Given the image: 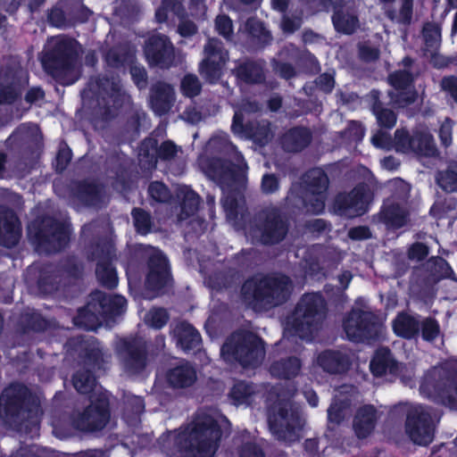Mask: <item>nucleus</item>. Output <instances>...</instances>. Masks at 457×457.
Here are the masks:
<instances>
[{
  "mask_svg": "<svg viewBox=\"0 0 457 457\" xmlns=\"http://www.w3.org/2000/svg\"><path fill=\"white\" fill-rule=\"evenodd\" d=\"M311 140L306 129L296 128L287 132L282 138V146L287 152H297L304 148Z\"/></svg>",
  "mask_w": 457,
  "mask_h": 457,
  "instance_id": "28",
  "label": "nucleus"
},
{
  "mask_svg": "<svg viewBox=\"0 0 457 457\" xmlns=\"http://www.w3.org/2000/svg\"><path fill=\"white\" fill-rule=\"evenodd\" d=\"M244 29L253 37L263 41H266L270 37L269 33L265 30L262 23L255 19H249L245 22Z\"/></svg>",
  "mask_w": 457,
  "mask_h": 457,
  "instance_id": "49",
  "label": "nucleus"
},
{
  "mask_svg": "<svg viewBox=\"0 0 457 457\" xmlns=\"http://www.w3.org/2000/svg\"><path fill=\"white\" fill-rule=\"evenodd\" d=\"M48 223L52 225V235L49 241L54 243V250H59L64 246L68 241L70 233L69 228L64 224L52 222L51 220H48L47 224Z\"/></svg>",
  "mask_w": 457,
  "mask_h": 457,
  "instance_id": "40",
  "label": "nucleus"
},
{
  "mask_svg": "<svg viewBox=\"0 0 457 457\" xmlns=\"http://www.w3.org/2000/svg\"><path fill=\"white\" fill-rule=\"evenodd\" d=\"M149 194L157 202H166L170 198L168 188L161 182H153L149 187Z\"/></svg>",
  "mask_w": 457,
  "mask_h": 457,
  "instance_id": "55",
  "label": "nucleus"
},
{
  "mask_svg": "<svg viewBox=\"0 0 457 457\" xmlns=\"http://www.w3.org/2000/svg\"><path fill=\"white\" fill-rule=\"evenodd\" d=\"M372 314L370 312L353 309L345 319L344 330L350 340H362L371 329Z\"/></svg>",
  "mask_w": 457,
  "mask_h": 457,
  "instance_id": "17",
  "label": "nucleus"
},
{
  "mask_svg": "<svg viewBox=\"0 0 457 457\" xmlns=\"http://www.w3.org/2000/svg\"><path fill=\"white\" fill-rule=\"evenodd\" d=\"M149 273L146 278V287L159 294L170 284V278L168 263L163 254L157 249H153L149 261Z\"/></svg>",
  "mask_w": 457,
  "mask_h": 457,
  "instance_id": "14",
  "label": "nucleus"
},
{
  "mask_svg": "<svg viewBox=\"0 0 457 457\" xmlns=\"http://www.w3.org/2000/svg\"><path fill=\"white\" fill-rule=\"evenodd\" d=\"M134 223L137 230L141 234H146L150 230V217L145 212L135 209L132 212Z\"/></svg>",
  "mask_w": 457,
  "mask_h": 457,
  "instance_id": "51",
  "label": "nucleus"
},
{
  "mask_svg": "<svg viewBox=\"0 0 457 457\" xmlns=\"http://www.w3.org/2000/svg\"><path fill=\"white\" fill-rule=\"evenodd\" d=\"M253 393L251 385L245 382L237 383L231 389L230 398L234 404H243L248 402V398Z\"/></svg>",
  "mask_w": 457,
  "mask_h": 457,
  "instance_id": "43",
  "label": "nucleus"
},
{
  "mask_svg": "<svg viewBox=\"0 0 457 457\" xmlns=\"http://www.w3.org/2000/svg\"><path fill=\"white\" fill-rule=\"evenodd\" d=\"M198 164L206 176L220 184L243 179L247 170L244 158L222 132L209 140ZM222 191L223 208L228 219L234 220L239 214L243 215L245 201L238 192L227 189L224 185Z\"/></svg>",
  "mask_w": 457,
  "mask_h": 457,
  "instance_id": "1",
  "label": "nucleus"
},
{
  "mask_svg": "<svg viewBox=\"0 0 457 457\" xmlns=\"http://www.w3.org/2000/svg\"><path fill=\"white\" fill-rule=\"evenodd\" d=\"M107 304L111 314H119L125 309L127 302L121 295H113L103 298V306L105 307Z\"/></svg>",
  "mask_w": 457,
  "mask_h": 457,
  "instance_id": "52",
  "label": "nucleus"
},
{
  "mask_svg": "<svg viewBox=\"0 0 457 457\" xmlns=\"http://www.w3.org/2000/svg\"><path fill=\"white\" fill-rule=\"evenodd\" d=\"M269 425L278 439L291 443L300 437L303 420L298 408H294L289 401H282L270 411Z\"/></svg>",
  "mask_w": 457,
  "mask_h": 457,
  "instance_id": "8",
  "label": "nucleus"
},
{
  "mask_svg": "<svg viewBox=\"0 0 457 457\" xmlns=\"http://www.w3.org/2000/svg\"><path fill=\"white\" fill-rule=\"evenodd\" d=\"M372 195L367 186L355 187L347 195H339L335 207L340 215L355 217L364 213L371 201Z\"/></svg>",
  "mask_w": 457,
  "mask_h": 457,
  "instance_id": "12",
  "label": "nucleus"
},
{
  "mask_svg": "<svg viewBox=\"0 0 457 457\" xmlns=\"http://www.w3.org/2000/svg\"><path fill=\"white\" fill-rule=\"evenodd\" d=\"M178 152L177 146L171 142H164L158 150L160 158L169 160L173 158Z\"/></svg>",
  "mask_w": 457,
  "mask_h": 457,
  "instance_id": "60",
  "label": "nucleus"
},
{
  "mask_svg": "<svg viewBox=\"0 0 457 457\" xmlns=\"http://www.w3.org/2000/svg\"><path fill=\"white\" fill-rule=\"evenodd\" d=\"M419 326L421 328L422 338L426 341H432L439 335V325L433 319H425Z\"/></svg>",
  "mask_w": 457,
  "mask_h": 457,
  "instance_id": "48",
  "label": "nucleus"
},
{
  "mask_svg": "<svg viewBox=\"0 0 457 457\" xmlns=\"http://www.w3.org/2000/svg\"><path fill=\"white\" fill-rule=\"evenodd\" d=\"M73 385L79 393L95 392V395L91 396L92 404L75 421L78 428L85 431L103 428L109 420L106 395L100 392L96 379L87 371L78 372L73 377Z\"/></svg>",
  "mask_w": 457,
  "mask_h": 457,
  "instance_id": "4",
  "label": "nucleus"
},
{
  "mask_svg": "<svg viewBox=\"0 0 457 457\" xmlns=\"http://www.w3.org/2000/svg\"><path fill=\"white\" fill-rule=\"evenodd\" d=\"M71 159V150L66 147L61 148L56 157V169L60 171L64 170Z\"/></svg>",
  "mask_w": 457,
  "mask_h": 457,
  "instance_id": "62",
  "label": "nucleus"
},
{
  "mask_svg": "<svg viewBox=\"0 0 457 457\" xmlns=\"http://www.w3.org/2000/svg\"><path fill=\"white\" fill-rule=\"evenodd\" d=\"M439 137L443 145L448 146L452 143V123L449 120H445L439 129Z\"/></svg>",
  "mask_w": 457,
  "mask_h": 457,
  "instance_id": "61",
  "label": "nucleus"
},
{
  "mask_svg": "<svg viewBox=\"0 0 457 457\" xmlns=\"http://www.w3.org/2000/svg\"><path fill=\"white\" fill-rule=\"evenodd\" d=\"M11 138L15 140H25L38 142L41 138L39 129L35 124H23L12 135Z\"/></svg>",
  "mask_w": 457,
  "mask_h": 457,
  "instance_id": "41",
  "label": "nucleus"
},
{
  "mask_svg": "<svg viewBox=\"0 0 457 457\" xmlns=\"http://www.w3.org/2000/svg\"><path fill=\"white\" fill-rule=\"evenodd\" d=\"M428 253V247L420 243L414 244L409 250V258L413 261H420Z\"/></svg>",
  "mask_w": 457,
  "mask_h": 457,
  "instance_id": "58",
  "label": "nucleus"
},
{
  "mask_svg": "<svg viewBox=\"0 0 457 457\" xmlns=\"http://www.w3.org/2000/svg\"><path fill=\"white\" fill-rule=\"evenodd\" d=\"M420 390L423 395L457 409V360L429 370Z\"/></svg>",
  "mask_w": 457,
  "mask_h": 457,
  "instance_id": "5",
  "label": "nucleus"
},
{
  "mask_svg": "<svg viewBox=\"0 0 457 457\" xmlns=\"http://www.w3.org/2000/svg\"><path fill=\"white\" fill-rule=\"evenodd\" d=\"M436 181L439 187L445 191H457V165L451 166L445 171L439 172Z\"/></svg>",
  "mask_w": 457,
  "mask_h": 457,
  "instance_id": "39",
  "label": "nucleus"
},
{
  "mask_svg": "<svg viewBox=\"0 0 457 457\" xmlns=\"http://www.w3.org/2000/svg\"><path fill=\"white\" fill-rule=\"evenodd\" d=\"M425 51L432 59L436 58V51L441 42V29L437 24L428 23L423 28Z\"/></svg>",
  "mask_w": 457,
  "mask_h": 457,
  "instance_id": "30",
  "label": "nucleus"
},
{
  "mask_svg": "<svg viewBox=\"0 0 457 457\" xmlns=\"http://www.w3.org/2000/svg\"><path fill=\"white\" fill-rule=\"evenodd\" d=\"M174 100L173 88L165 83H157L153 88L151 106L155 113L162 115L171 107Z\"/></svg>",
  "mask_w": 457,
  "mask_h": 457,
  "instance_id": "22",
  "label": "nucleus"
},
{
  "mask_svg": "<svg viewBox=\"0 0 457 457\" xmlns=\"http://www.w3.org/2000/svg\"><path fill=\"white\" fill-rule=\"evenodd\" d=\"M205 59L200 65L201 75L209 82H216L221 75V69L228 60V53L222 49L218 39L212 38L204 48Z\"/></svg>",
  "mask_w": 457,
  "mask_h": 457,
  "instance_id": "11",
  "label": "nucleus"
},
{
  "mask_svg": "<svg viewBox=\"0 0 457 457\" xmlns=\"http://www.w3.org/2000/svg\"><path fill=\"white\" fill-rule=\"evenodd\" d=\"M412 78L408 71H396L389 77V82L396 92H391L390 96L394 103L403 107L413 103L416 92L411 87Z\"/></svg>",
  "mask_w": 457,
  "mask_h": 457,
  "instance_id": "16",
  "label": "nucleus"
},
{
  "mask_svg": "<svg viewBox=\"0 0 457 457\" xmlns=\"http://www.w3.org/2000/svg\"><path fill=\"white\" fill-rule=\"evenodd\" d=\"M196 379V372L188 364H182L167 374L168 382L174 387H186L194 384Z\"/></svg>",
  "mask_w": 457,
  "mask_h": 457,
  "instance_id": "27",
  "label": "nucleus"
},
{
  "mask_svg": "<svg viewBox=\"0 0 457 457\" xmlns=\"http://www.w3.org/2000/svg\"><path fill=\"white\" fill-rule=\"evenodd\" d=\"M180 11L181 0H164L162 6L156 11V20L162 22L168 18V12L179 15Z\"/></svg>",
  "mask_w": 457,
  "mask_h": 457,
  "instance_id": "46",
  "label": "nucleus"
},
{
  "mask_svg": "<svg viewBox=\"0 0 457 457\" xmlns=\"http://www.w3.org/2000/svg\"><path fill=\"white\" fill-rule=\"evenodd\" d=\"M264 353L263 342L251 333L233 334L220 350L225 361H238L244 367L258 365L263 360Z\"/></svg>",
  "mask_w": 457,
  "mask_h": 457,
  "instance_id": "7",
  "label": "nucleus"
},
{
  "mask_svg": "<svg viewBox=\"0 0 457 457\" xmlns=\"http://www.w3.org/2000/svg\"><path fill=\"white\" fill-rule=\"evenodd\" d=\"M370 370L375 376L385 374H396L399 365L395 361L391 353L386 349L378 351L370 362Z\"/></svg>",
  "mask_w": 457,
  "mask_h": 457,
  "instance_id": "25",
  "label": "nucleus"
},
{
  "mask_svg": "<svg viewBox=\"0 0 457 457\" xmlns=\"http://www.w3.org/2000/svg\"><path fill=\"white\" fill-rule=\"evenodd\" d=\"M333 23L337 31L351 34L357 28L358 20L353 14L337 12L333 16Z\"/></svg>",
  "mask_w": 457,
  "mask_h": 457,
  "instance_id": "38",
  "label": "nucleus"
},
{
  "mask_svg": "<svg viewBox=\"0 0 457 457\" xmlns=\"http://www.w3.org/2000/svg\"><path fill=\"white\" fill-rule=\"evenodd\" d=\"M286 231L284 222L278 217L276 212H272L268 214L265 221L251 233L253 237L263 244H275L283 239Z\"/></svg>",
  "mask_w": 457,
  "mask_h": 457,
  "instance_id": "18",
  "label": "nucleus"
},
{
  "mask_svg": "<svg viewBox=\"0 0 457 457\" xmlns=\"http://www.w3.org/2000/svg\"><path fill=\"white\" fill-rule=\"evenodd\" d=\"M243 114L241 111H236L232 122V131L242 137H252L261 145L268 142L271 137V129L268 122H263L255 130L245 129L242 123Z\"/></svg>",
  "mask_w": 457,
  "mask_h": 457,
  "instance_id": "21",
  "label": "nucleus"
},
{
  "mask_svg": "<svg viewBox=\"0 0 457 457\" xmlns=\"http://www.w3.org/2000/svg\"><path fill=\"white\" fill-rule=\"evenodd\" d=\"M237 77L246 83H259L263 79L262 67L259 63L246 62L238 68Z\"/></svg>",
  "mask_w": 457,
  "mask_h": 457,
  "instance_id": "36",
  "label": "nucleus"
},
{
  "mask_svg": "<svg viewBox=\"0 0 457 457\" xmlns=\"http://www.w3.org/2000/svg\"><path fill=\"white\" fill-rule=\"evenodd\" d=\"M348 406L347 401L336 399L328 410V421L338 424L348 414Z\"/></svg>",
  "mask_w": 457,
  "mask_h": 457,
  "instance_id": "44",
  "label": "nucleus"
},
{
  "mask_svg": "<svg viewBox=\"0 0 457 457\" xmlns=\"http://www.w3.org/2000/svg\"><path fill=\"white\" fill-rule=\"evenodd\" d=\"M17 77L19 81H15L13 74H4L0 76V104L11 103L18 96V85L27 83V75L23 71H19Z\"/></svg>",
  "mask_w": 457,
  "mask_h": 457,
  "instance_id": "23",
  "label": "nucleus"
},
{
  "mask_svg": "<svg viewBox=\"0 0 457 457\" xmlns=\"http://www.w3.org/2000/svg\"><path fill=\"white\" fill-rule=\"evenodd\" d=\"M387 15L391 20L409 23L412 17V0H401L399 11H388Z\"/></svg>",
  "mask_w": 457,
  "mask_h": 457,
  "instance_id": "45",
  "label": "nucleus"
},
{
  "mask_svg": "<svg viewBox=\"0 0 457 457\" xmlns=\"http://www.w3.org/2000/svg\"><path fill=\"white\" fill-rule=\"evenodd\" d=\"M21 236V227L16 215L12 211L2 209L0 211V244L12 247L15 245Z\"/></svg>",
  "mask_w": 457,
  "mask_h": 457,
  "instance_id": "20",
  "label": "nucleus"
},
{
  "mask_svg": "<svg viewBox=\"0 0 457 457\" xmlns=\"http://www.w3.org/2000/svg\"><path fill=\"white\" fill-rule=\"evenodd\" d=\"M117 351L126 370L137 373L145 367V347L139 342L120 339Z\"/></svg>",
  "mask_w": 457,
  "mask_h": 457,
  "instance_id": "13",
  "label": "nucleus"
},
{
  "mask_svg": "<svg viewBox=\"0 0 457 457\" xmlns=\"http://www.w3.org/2000/svg\"><path fill=\"white\" fill-rule=\"evenodd\" d=\"M145 320L149 326L154 328H160L166 324L168 320V315L166 311L163 309H152L146 314Z\"/></svg>",
  "mask_w": 457,
  "mask_h": 457,
  "instance_id": "47",
  "label": "nucleus"
},
{
  "mask_svg": "<svg viewBox=\"0 0 457 457\" xmlns=\"http://www.w3.org/2000/svg\"><path fill=\"white\" fill-rule=\"evenodd\" d=\"M70 42L63 37H56L52 38L46 47V54L43 63L46 65V59L62 58L68 54V45Z\"/></svg>",
  "mask_w": 457,
  "mask_h": 457,
  "instance_id": "35",
  "label": "nucleus"
},
{
  "mask_svg": "<svg viewBox=\"0 0 457 457\" xmlns=\"http://www.w3.org/2000/svg\"><path fill=\"white\" fill-rule=\"evenodd\" d=\"M76 197L87 205L96 206L101 201V189L95 184L85 183L79 185Z\"/></svg>",
  "mask_w": 457,
  "mask_h": 457,
  "instance_id": "34",
  "label": "nucleus"
},
{
  "mask_svg": "<svg viewBox=\"0 0 457 457\" xmlns=\"http://www.w3.org/2000/svg\"><path fill=\"white\" fill-rule=\"evenodd\" d=\"M377 420L376 411L372 406L361 408L354 419L353 428L358 437H366L374 428Z\"/></svg>",
  "mask_w": 457,
  "mask_h": 457,
  "instance_id": "24",
  "label": "nucleus"
},
{
  "mask_svg": "<svg viewBox=\"0 0 457 457\" xmlns=\"http://www.w3.org/2000/svg\"><path fill=\"white\" fill-rule=\"evenodd\" d=\"M228 425V421L221 415L200 414L184 430L163 435L159 444L162 450L170 456L212 457L222 429Z\"/></svg>",
  "mask_w": 457,
  "mask_h": 457,
  "instance_id": "2",
  "label": "nucleus"
},
{
  "mask_svg": "<svg viewBox=\"0 0 457 457\" xmlns=\"http://www.w3.org/2000/svg\"><path fill=\"white\" fill-rule=\"evenodd\" d=\"M402 149H412V152L421 154H430L434 152L433 137L428 133H417L413 141L401 143Z\"/></svg>",
  "mask_w": 457,
  "mask_h": 457,
  "instance_id": "31",
  "label": "nucleus"
},
{
  "mask_svg": "<svg viewBox=\"0 0 457 457\" xmlns=\"http://www.w3.org/2000/svg\"><path fill=\"white\" fill-rule=\"evenodd\" d=\"M328 183V177L320 169H313L305 174L304 202L308 212L317 214L324 210Z\"/></svg>",
  "mask_w": 457,
  "mask_h": 457,
  "instance_id": "10",
  "label": "nucleus"
},
{
  "mask_svg": "<svg viewBox=\"0 0 457 457\" xmlns=\"http://www.w3.org/2000/svg\"><path fill=\"white\" fill-rule=\"evenodd\" d=\"M372 144L378 148L390 149L394 145L392 144L389 135L385 131H378L371 138Z\"/></svg>",
  "mask_w": 457,
  "mask_h": 457,
  "instance_id": "57",
  "label": "nucleus"
},
{
  "mask_svg": "<svg viewBox=\"0 0 457 457\" xmlns=\"http://www.w3.org/2000/svg\"><path fill=\"white\" fill-rule=\"evenodd\" d=\"M145 57L151 65L168 66L173 60V47L165 36L150 37L145 48Z\"/></svg>",
  "mask_w": 457,
  "mask_h": 457,
  "instance_id": "15",
  "label": "nucleus"
},
{
  "mask_svg": "<svg viewBox=\"0 0 457 457\" xmlns=\"http://www.w3.org/2000/svg\"><path fill=\"white\" fill-rule=\"evenodd\" d=\"M292 285L286 276L254 278L242 287L243 299L253 309L268 308L283 303L290 295Z\"/></svg>",
  "mask_w": 457,
  "mask_h": 457,
  "instance_id": "3",
  "label": "nucleus"
},
{
  "mask_svg": "<svg viewBox=\"0 0 457 457\" xmlns=\"http://www.w3.org/2000/svg\"><path fill=\"white\" fill-rule=\"evenodd\" d=\"M324 310L325 303L320 295H303L292 318L287 322L284 338L296 335L300 338L310 339L324 317Z\"/></svg>",
  "mask_w": 457,
  "mask_h": 457,
  "instance_id": "6",
  "label": "nucleus"
},
{
  "mask_svg": "<svg viewBox=\"0 0 457 457\" xmlns=\"http://www.w3.org/2000/svg\"><path fill=\"white\" fill-rule=\"evenodd\" d=\"M155 154H156V143L154 139H147L145 140L141 145L140 151H139V156L141 158H150L147 162L149 163L154 164L155 163Z\"/></svg>",
  "mask_w": 457,
  "mask_h": 457,
  "instance_id": "56",
  "label": "nucleus"
},
{
  "mask_svg": "<svg viewBox=\"0 0 457 457\" xmlns=\"http://www.w3.org/2000/svg\"><path fill=\"white\" fill-rule=\"evenodd\" d=\"M174 336L177 337L178 345L184 351H189L196 348L201 341L199 333L188 323H179L174 330Z\"/></svg>",
  "mask_w": 457,
  "mask_h": 457,
  "instance_id": "26",
  "label": "nucleus"
},
{
  "mask_svg": "<svg viewBox=\"0 0 457 457\" xmlns=\"http://www.w3.org/2000/svg\"><path fill=\"white\" fill-rule=\"evenodd\" d=\"M301 369V363L296 358H290L286 361H277L270 367V373L274 377L281 378H291L295 377Z\"/></svg>",
  "mask_w": 457,
  "mask_h": 457,
  "instance_id": "32",
  "label": "nucleus"
},
{
  "mask_svg": "<svg viewBox=\"0 0 457 457\" xmlns=\"http://www.w3.org/2000/svg\"><path fill=\"white\" fill-rule=\"evenodd\" d=\"M354 354L348 351H326L318 356L317 362L328 372L339 373L349 369Z\"/></svg>",
  "mask_w": 457,
  "mask_h": 457,
  "instance_id": "19",
  "label": "nucleus"
},
{
  "mask_svg": "<svg viewBox=\"0 0 457 457\" xmlns=\"http://www.w3.org/2000/svg\"><path fill=\"white\" fill-rule=\"evenodd\" d=\"M215 28L219 34L229 38L233 33L232 21L227 15H219L215 21Z\"/></svg>",
  "mask_w": 457,
  "mask_h": 457,
  "instance_id": "54",
  "label": "nucleus"
},
{
  "mask_svg": "<svg viewBox=\"0 0 457 457\" xmlns=\"http://www.w3.org/2000/svg\"><path fill=\"white\" fill-rule=\"evenodd\" d=\"M96 273L105 287H114L117 285V275L109 260L98 262Z\"/></svg>",
  "mask_w": 457,
  "mask_h": 457,
  "instance_id": "37",
  "label": "nucleus"
},
{
  "mask_svg": "<svg viewBox=\"0 0 457 457\" xmlns=\"http://www.w3.org/2000/svg\"><path fill=\"white\" fill-rule=\"evenodd\" d=\"M179 191L180 194L179 197L183 198V212H185V216L187 217L196 211L199 199L197 195L187 187H181Z\"/></svg>",
  "mask_w": 457,
  "mask_h": 457,
  "instance_id": "42",
  "label": "nucleus"
},
{
  "mask_svg": "<svg viewBox=\"0 0 457 457\" xmlns=\"http://www.w3.org/2000/svg\"><path fill=\"white\" fill-rule=\"evenodd\" d=\"M374 113L377 116L379 125L386 128H392L396 122L395 114L388 109H380L378 106L374 107Z\"/></svg>",
  "mask_w": 457,
  "mask_h": 457,
  "instance_id": "53",
  "label": "nucleus"
},
{
  "mask_svg": "<svg viewBox=\"0 0 457 457\" xmlns=\"http://www.w3.org/2000/svg\"><path fill=\"white\" fill-rule=\"evenodd\" d=\"M181 89L187 96H195L201 90V84L195 75H187L181 81Z\"/></svg>",
  "mask_w": 457,
  "mask_h": 457,
  "instance_id": "50",
  "label": "nucleus"
},
{
  "mask_svg": "<svg viewBox=\"0 0 457 457\" xmlns=\"http://www.w3.org/2000/svg\"><path fill=\"white\" fill-rule=\"evenodd\" d=\"M436 417L429 409L416 405L409 411L405 429L411 440L420 445L430 444L434 438Z\"/></svg>",
  "mask_w": 457,
  "mask_h": 457,
  "instance_id": "9",
  "label": "nucleus"
},
{
  "mask_svg": "<svg viewBox=\"0 0 457 457\" xmlns=\"http://www.w3.org/2000/svg\"><path fill=\"white\" fill-rule=\"evenodd\" d=\"M278 183L273 175H264L262 182V191L265 193H272L278 189Z\"/></svg>",
  "mask_w": 457,
  "mask_h": 457,
  "instance_id": "63",
  "label": "nucleus"
},
{
  "mask_svg": "<svg viewBox=\"0 0 457 457\" xmlns=\"http://www.w3.org/2000/svg\"><path fill=\"white\" fill-rule=\"evenodd\" d=\"M382 216L385 222L392 228H401L407 222L406 212L398 204H386L382 211Z\"/></svg>",
  "mask_w": 457,
  "mask_h": 457,
  "instance_id": "33",
  "label": "nucleus"
},
{
  "mask_svg": "<svg viewBox=\"0 0 457 457\" xmlns=\"http://www.w3.org/2000/svg\"><path fill=\"white\" fill-rule=\"evenodd\" d=\"M393 328L396 335L411 338L417 334L419 322L413 317L401 313L394 320Z\"/></svg>",
  "mask_w": 457,
  "mask_h": 457,
  "instance_id": "29",
  "label": "nucleus"
},
{
  "mask_svg": "<svg viewBox=\"0 0 457 457\" xmlns=\"http://www.w3.org/2000/svg\"><path fill=\"white\" fill-rule=\"evenodd\" d=\"M414 136L410 137L408 133L403 129H397L395 133V140H394V146L397 151L400 152H410L412 151V149H402L401 148V143H405L408 141H413Z\"/></svg>",
  "mask_w": 457,
  "mask_h": 457,
  "instance_id": "59",
  "label": "nucleus"
},
{
  "mask_svg": "<svg viewBox=\"0 0 457 457\" xmlns=\"http://www.w3.org/2000/svg\"><path fill=\"white\" fill-rule=\"evenodd\" d=\"M442 87L449 92L457 101V78H445L442 80Z\"/></svg>",
  "mask_w": 457,
  "mask_h": 457,
  "instance_id": "64",
  "label": "nucleus"
}]
</instances>
